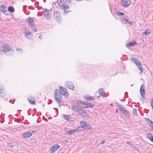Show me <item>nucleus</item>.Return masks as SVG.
<instances>
[{
  "label": "nucleus",
  "instance_id": "9b49d317",
  "mask_svg": "<svg viewBox=\"0 0 153 153\" xmlns=\"http://www.w3.org/2000/svg\"><path fill=\"white\" fill-rule=\"evenodd\" d=\"M62 116L64 119H65L67 121H71V120L72 119L70 115H68L65 114H62Z\"/></svg>",
  "mask_w": 153,
  "mask_h": 153
},
{
  "label": "nucleus",
  "instance_id": "ddd939ff",
  "mask_svg": "<svg viewBox=\"0 0 153 153\" xmlns=\"http://www.w3.org/2000/svg\"><path fill=\"white\" fill-rule=\"evenodd\" d=\"M53 16L54 18L56 20H58L60 18L59 13L57 11H55L54 12Z\"/></svg>",
  "mask_w": 153,
  "mask_h": 153
},
{
  "label": "nucleus",
  "instance_id": "473e14b6",
  "mask_svg": "<svg viewBox=\"0 0 153 153\" xmlns=\"http://www.w3.org/2000/svg\"><path fill=\"white\" fill-rule=\"evenodd\" d=\"M62 7V9H63L64 10H66V9L70 8V7L68 5H64Z\"/></svg>",
  "mask_w": 153,
  "mask_h": 153
},
{
  "label": "nucleus",
  "instance_id": "864d4df0",
  "mask_svg": "<svg viewBox=\"0 0 153 153\" xmlns=\"http://www.w3.org/2000/svg\"><path fill=\"white\" fill-rule=\"evenodd\" d=\"M61 153H64V152H61Z\"/></svg>",
  "mask_w": 153,
  "mask_h": 153
},
{
  "label": "nucleus",
  "instance_id": "423d86ee",
  "mask_svg": "<svg viewBox=\"0 0 153 153\" xmlns=\"http://www.w3.org/2000/svg\"><path fill=\"white\" fill-rule=\"evenodd\" d=\"M59 88H60L61 93L64 96H68V93L66 88H62L61 86H60Z\"/></svg>",
  "mask_w": 153,
  "mask_h": 153
},
{
  "label": "nucleus",
  "instance_id": "5701e85b",
  "mask_svg": "<svg viewBox=\"0 0 153 153\" xmlns=\"http://www.w3.org/2000/svg\"><path fill=\"white\" fill-rule=\"evenodd\" d=\"M84 128L86 130L90 129L91 128V127L90 125L86 123V125H85V126L83 128V129Z\"/></svg>",
  "mask_w": 153,
  "mask_h": 153
},
{
  "label": "nucleus",
  "instance_id": "412c9836",
  "mask_svg": "<svg viewBox=\"0 0 153 153\" xmlns=\"http://www.w3.org/2000/svg\"><path fill=\"white\" fill-rule=\"evenodd\" d=\"M94 105L93 104L91 103L90 102L86 104V105L85 106V108H91L94 107Z\"/></svg>",
  "mask_w": 153,
  "mask_h": 153
},
{
  "label": "nucleus",
  "instance_id": "bb28decb",
  "mask_svg": "<svg viewBox=\"0 0 153 153\" xmlns=\"http://www.w3.org/2000/svg\"><path fill=\"white\" fill-rule=\"evenodd\" d=\"M147 136L150 140H151L153 137V136L151 133H148L147 135Z\"/></svg>",
  "mask_w": 153,
  "mask_h": 153
},
{
  "label": "nucleus",
  "instance_id": "4468645a",
  "mask_svg": "<svg viewBox=\"0 0 153 153\" xmlns=\"http://www.w3.org/2000/svg\"><path fill=\"white\" fill-rule=\"evenodd\" d=\"M140 93L142 97L144 96L145 94L144 86V85H142L140 88Z\"/></svg>",
  "mask_w": 153,
  "mask_h": 153
},
{
  "label": "nucleus",
  "instance_id": "c756f323",
  "mask_svg": "<svg viewBox=\"0 0 153 153\" xmlns=\"http://www.w3.org/2000/svg\"><path fill=\"white\" fill-rule=\"evenodd\" d=\"M116 14L117 15L119 16H123V15H125V14L121 12H116Z\"/></svg>",
  "mask_w": 153,
  "mask_h": 153
},
{
  "label": "nucleus",
  "instance_id": "ea45409f",
  "mask_svg": "<svg viewBox=\"0 0 153 153\" xmlns=\"http://www.w3.org/2000/svg\"><path fill=\"white\" fill-rule=\"evenodd\" d=\"M123 17H124V20H125L126 21V22H128H128H129V20L126 19V18H125V17H124V16Z\"/></svg>",
  "mask_w": 153,
  "mask_h": 153
},
{
  "label": "nucleus",
  "instance_id": "2eb2a0df",
  "mask_svg": "<svg viewBox=\"0 0 153 153\" xmlns=\"http://www.w3.org/2000/svg\"><path fill=\"white\" fill-rule=\"evenodd\" d=\"M28 24L30 26H33L34 25V21L31 18H29L27 19Z\"/></svg>",
  "mask_w": 153,
  "mask_h": 153
},
{
  "label": "nucleus",
  "instance_id": "8fccbe9b",
  "mask_svg": "<svg viewBox=\"0 0 153 153\" xmlns=\"http://www.w3.org/2000/svg\"><path fill=\"white\" fill-rule=\"evenodd\" d=\"M76 0L77 1H81V0Z\"/></svg>",
  "mask_w": 153,
  "mask_h": 153
},
{
  "label": "nucleus",
  "instance_id": "de8ad7c7",
  "mask_svg": "<svg viewBox=\"0 0 153 153\" xmlns=\"http://www.w3.org/2000/svg\"><path fill=\"white\" fill-rule=\"evenodd\" d=\"M33 31L34 32H36L37 31V29H35L33 30Z\"/></svg>",
  "mask_w": 153,
  "mask_h": 153
},
{
  "label": "nucleus",
  "instance_id": "79ce46f5",
  "mask_svg": "<svg viewBox=\"0 0 153 153\" xmlns=\"http://www.w3.org/2000/svg\"><path fill=\"white\" fill-rule=\"evenodd\" d=\"M126 143L128 144H129V145H130V146H131L132 144L131 143H130V142H129V141H127L126 142Z\"/></svg>",
  "mask_w": 153,
  "mask_h": 153
},
{
  "label": "nucleus",
  "instance_id": "c03bdc74",
  "mask_svg": "<svg viewBox=\"0 0 153 153\" xmlns=\"http://www.w3.org/2000/svg\"><path fill=\"white\" fill-rule=\"evenodd\" d=\"M67 2H68V3H71V0H65Z\"/></svg>",
  "mask_w": 153,
  "mask_h": 153
},
{
  "label": "nucleus",
  "instance_id": "4be33fe9",
  "mask_svg": "<svg viewBox=\"0 0 153 153\" xmlns=\"http://www.w3.org/2000/svg\"><path fill=\"white\" fill-rule=\"evenodd\" d=\"M136 43L135 41H133L129 43H128L126 44V47H130L131 46L134 45L136 44Z\"/></svg>",
  "mask_w": 153,
  "mask_h": 153
},
{
  "label": "nucleus",
  "instance_id": "7c9ffc66",
  "mask_svg": "<svg viewBox=\"0 0 153 153\" xmlns=\"http://www.w3.org/2000/svg\"><path fill=\"white\" fill-rule=\"evenodd\" d=\"M83 129H82V128L81 127H79L75 129V130L76 131V132L78 131H82Z\"/></svg>",
  "mask_w": 153,
  "mask_h": 153
},
{
  "label": "nucleus",
  "instance_id": "aec40b11",
  "mask_svg": "<svg viewBox=\"0 0 153 153\" xmlns=\"http://www.w3.org/2000/svg\"><path fill=\"white\" fill-rule=\"evenodd\" d=\"M57 1L61 8L62 9V8L63 7H62L64 5L63 1H62L61 0H58Z\"/></svg>",
  "mask_w": 153,
  "mask_h": 153
},
{
  "label": "nucleus",
  "instance_id": "09e8293b",
  "mask_svg": "<svg viewBox=\"0 0 153 153\" xmlns=\"http://www.w3.org/2000/svg\"><path fill=\"white\" fill-rule=\"evenodd\" d=\"M152 141V142H153V138L152 139H151V140Z\"/></svg>",
  "mask_w": 153,
  "mask_h": 153
},
{
  "label": "nucleus",
  "instance_id": "a878e982",
  "mask_svg": "<svg viewBox=\"0 0 153 153\" xmlns=\"http://www.w3.org/2000/svg\"><path fill=\"white\" fill-rule=\"evenodd\" d=\"M66 132L69 135H72L76 133V131L74 130L73 131H67Z\"/></svg>",
  "mask_w": 153,
  "mask_h": 153
},
{
  "label": "nucleus",
  "instance_id": "603ef678",
  "mask_svg": "<svg viewBox=\"0 0 153 153\" xmlns=\"http://www.w3.org/2000/svg\"><path fill=\"white\" fill-rule=\"evenodd\" d=\"M1 51L0 50V51Z\"/></svg>",
  "mask_w": 153,
  "mask_h": 153
},
{
  "label": "nucleus",
  "instance_id": "3c124183",
  "mask_svg": "<svg viewBox=\"0 0 153 153\" xmlns=\"http://www.w3.org/2000/svg\"><path fill=\"white\" fill-rule=\"evenodd\" d=\"M116 112H117V110H116Z\"/></svg>",
  "mask_w": 153,
  "mask_h": 153
},
{
  "label": "nucleus",
  "instance_id": "a211bd4d",
  "mask_svg": "<svg viewBox=\"0 0 153 153\" xmlns=\"http://www.w3.org/2000/svg\"><path fill=\"white\" fill-rule=\"evenodd\" d=\"M100 94L102 96L104 97L105 95V93L102 88L99 89L98 90Z\"/></svg>",
  "mask_w": 153,
  "mask_h": 153
},
{
  "label": "nucleus",
  "instance_id": "f8f14e48",
  "mask_svg": "<svg viewBox=\"0 0 153 153\" xmlns=\"http://www.w3.org/2000/svg\"><path fill=\"white\" fill-rule=\"evenodd\" d=\"M59 148V146L57 144L53 145L52 147L51 148V150L52 153L55 151L56 150Z\"/></svg>",
  "mask_w": 153,
  "mask_h": 153
},
{
  "label": "nucleus",
  "instance_id": "2f4dec72",
  "mask_svg": "<svg viewBox=\"0 0 153 153\" xmlns=\"http://www.w3.org/2000/svg\"><path fill=\"white\" fill-rule=\"evenodd\" d=\"M148 122L150 126H151V127H153V122L152 121L149 119H148Z\"/></svg>",
  "mask_w": 153,
  "mask_h": 153
},
{
  "label": "nucleus",
  "instance_id": "f257e3e1",
  "mask_svg": "<svg viewBox=\"0 0 153 153\" xmlns=\"http://www.w3.org/2000/svg\"><path fill=\"white\" fill-rule=\"evenodd\" d=\"M72 108L79 116L86 118L89 117V115L81 106L78 104V103L76 105H73Z\"/></svg>",
  "mask_w": 153,
  "mask_h": 153
},
{
  "label": "nucleus",
  "instance_id": "1a4fd4ad",
  "mask_svg": "<svg viewBox=\"0 0 153 153\" xmlns=\"http://www.w3.org/2000/svg\"><path fill=\"white\" fill-rule=\"evenodd\" d=\"M121 2L123 6L126 7H128L131 4V1L129 0H122Z\"/></svg>",
  "mask_w": 153,
  "mask_h": 153
},
{
  "label": "nucleus",
  "instance_id": "a18cd8bd",
  "mask_svg": "<svg viewBox=\"0 0 153 153\" xmlns=\"http://www.w3.org/2000/svg\"><path fill=\"white\" fill-rule=\"evenodd\" d=\"M128 23L132 25L133 24V22H131L130 21V22H128Z\"/></svg>",
  "mask_w": 153,
  "mask_h": 153
},
{
  "label": "nucleus",
  "instance_id": "0eeeda50",
  "mask_svg": "<svg viewBox=\"0 0 153 153\" xmlns=\"http://www.w3.org/2000/svg\"><path fill=\"white\" fill-rule=\"evenodd\" d=\"M65 85L69 89L72 90L74 89V85L71 82L68 81H66Z\"/></svg>",
  "mask_w": 153,
  "mask_h": 153
},
{
  "label": "nucleus",
  "instance_id": "6e6552de",
  "mask_svg": "<svg viewBox=\"0 0 153 153\" xmlns=\"http://www.w3.org/2000/svg\"><path fill=\"white\" fill-rule=\"evenodd\" d=\"M44 16L46 19H50L51 18L50 14L48 10L45 9L44 11Z\"/></svg>",
  "mask_w": 153,
  "mask_h": 153
},
{
  "label": "nucleus",
  "instance_id": "37998d69",
  "mask_svg": "<svg viewBox=\"0 0 153 153\" xmlns=\"http://www.w3.org/2000/svg\"><path fill=\"white\" fill-rule=\"evenodd\" d=\"M16 50L17 51H21V52H22V49H18L17 48H16Z\"/></svg>",
  "mask_w": 153,
  "mask_h": 153
},
{
  "label": "nucleus",
  "instance_id": "dca6fc26",
  "mask_svg": "<svg viewBox=\"0 0 153 153\" xmlns=\"http://www.w3.org/2000/svg\"><path fill=\"white\" fill-rule=\"evenodd\" d=\"M32 135V134L31 132H26L22 134V137L24 138H28Z\"/></svg>",
  "mask_w": 153,
  "mask_h": 153
},
{
  "label": "nucleus",
  "instance_id": "c85d7f7f",
  "mask_svg": "<svg viewBox=\"0 0 153 153\" xmlns=\"http://www.w3.org/2000/svg\"><path fill=\"white\" fill-rule=\"evenodd\" d=\"M80 124L81 127L82 128V129H83V128L85 126V125H86V123L83 121H81L80 122Z\"/></svg>",
  "mask_w": 153,
  "mask_h": 153
},
{
  "label": "nucleus",
  "instance_id": "b1692460",
  "mask_svg": "<svg viewBox=\"0 0 153 153\" xmlns=\"http://www.w3.org/2000/svg\"><path fill=\"white\" fill-rule=\"evenodd\" d=\"M85 98L86 100L87 101L91 100H94V98L93 97L90 96H85Z\"/></svg>",
  "mask_w": 153,
  "mask_h": 153
},
{
  "label": "nucleus",
  "instance_id": "6ab92c4d",
  "mask_svg": "<svg viewBox=\"0 0 153 153\" xmlns=\"http://www.w3.org/2000/svg\"><path fill=\"white\" fill-rule=\"evenodd\" d=\"M5 95V92L3 88L0 89V96L3 97Z\"/></svg>",
  "mask_w": 153,
  "mask_h": 153
},
{
  "label": "nucleus",
  "instance_id": "f3484780",
  "mask_svg": "<svg viewBox=\"0 0 153 153\" xmlns=\"http://www.w3.org/2000/svg\"><path fill=\"white\" fill-rule=\"evenodd\" d=\"M28 100L31 104H34L35 103V100L33 96H30L29 97Z\"/></svg>",
  "mask_w": 153,
  "mask_h": 153
},
{
  "label": "nucleus",
  "instance_id": "4c0bfd02",
  "mask_svg": "<svg viewBox=\"0 0 153 153\" xmlns=\"http://www.w3.org/2000/svg\"><path fill=\"white\" fill-rule=\"evenodd\" d=\"M71 11L70 10H64V13H68V12H71Z\"/></svg>",
  "mask_w": 153,
  "mask_h": 153
},
{
  "label": "nucleus",
  "instance_id": "cd10ccee",
  "mask_svg": "<svg viewBox=\"0 0 153 153\" xmlns=\"http://www.w3.org/2000/svg\"><path fill=\"white\" fill-rule=\"evenodd\" d=\"M8 10L11 13L13 12L14 11V9L13 7L12 6H10L8 8Z\"/></svg>",
  "mask_w": 153,
  "mask_h": 153
},
{
  "label": "nucleus",
  "instance_id": "a19ab883",
  "mask_svg": "<svg viewBox=\"0 0 153 153\" xmlns=\"http://www.w3.org/2000/svg\"><path fill=\"white\" fill-rule=\"evenodd\" d=\"M105 142V140H103L101 141V143L102 144H103Z\"/></svg>",
  "mask_w": 153,
  "mask_h": 153
},
{
  "label": "nucleus",
  "instance_id": "c9c22d12",
  "mask_svg": "<svg viewBox=\"0 0 153 153\" xmlns=\"http://www.w3.org/2000/svg\"><path fill=\"white\" fill-rule=\"evenodd\" d=\"M78 103L79 104H83L85 105H86V103L85 102H82L79 101V102Z\"/></svg>",
  "mask_w": 153,
  "mask_h": 153
},
{
  "label": "nucleus",
  "instance_id": "58836bf2",
  "mask_svg": "<svg viewBox=\"0 0 153 153\" xmlns=\"http://www.w3.org/2000/svg\"><path fill=\"white\" fill-rule=\"evenodd\" d=\"M8 146H9L10 147H12L13 146V145H12L11 143H9L8 144Z\"/></svg>",
  "mask_w": 153,
  "mask_h": 153
},
{
  "label": "nucleus",
  "instance_id": "7ed1b4c3",
  "mask_svg": "<svg viewBox=\"0 0 153 153\" xmlns=\"http://www.w3.org/2000/svg\"><path fill=\"white\" fill-rule=\"evenodd\" d=\"M1 48L2 51L5 54L7 53L8 51H10L11 53H13V50L10 47V46L7 44L3 45L2 46Z\"/></svg>",
  "mask_w": 153,
  "mask_h": 153
},
{
  "label": "nucleus",
  "instance_id": "f03ea898",
  "mask_svg": "<svg viewBox=\"0 0 153 153\" xmlns=\"http://www.w3.org/2000/svg\"><path fill=\"white\" fill-rule=\"evenodd\" d=\"M54 97L56 101L60 106L62 103V97L60 93L57 89L54 90Z\"/></svg>",
  "mask_w": 153,
  "mask_h": 153
},
{
  "label": "nucleus",
  "instance_id": "39448f33",
  "mask_svg": "<svg viewBox=\"0 0 153 153\" xmlns=\"http://www.w3.org/2000/svg\"><path fill=\"white\" fill-rule=\"evenodd\" d=\"M131 60L138 66L139 69L141 71L140 73L142 72L143 71V69L141 63L136 59L134 58H132Z\"/></svg>",
  "mask_w": 153,
  "mask_h": 153
},
{
  "label": "nucleus",
  "instance_id": "f704fd0d",
  "mask_svg": "<svg viewBox=\"0 0 153 153\" xmlns=\"http://www.w3.org/2000/svg\"><path fill=\"white\" fill-rule=\"evenodd\" d=\"M133 113L134 115H137V109H134L133 111Z\"/></svg>",
  "mask_w": 153,
  "mask_h": 153
},
{
  "label": "nucleus",
  "instance_id": "72a5a7b5",
  "mask_svg": "<svg viewBox=\"0 0 153 153\" xmlns=\"http://www.w3.org/2000/svg\"><path fill=\"white\" fill-rule=\"evenodd\" d=\"M150 31H146L144 32H143V34H144L146 36L147 35L149 34V33H150Z\"/></svg>",
  "mask_w": 153,
  "mask_h": 153
},
{
  "label": "nucleus",
  "instance_id": "20e7f679",
  "mask_svg": "<svg viewBox=\"0 0 153 153\" xmlns=\"http://www.w3.org/2000/svg\"><path fill=\"white\" fill-rule=\"evenodd\" d=\"M118 107L119 108V110L121 113L125 115L126 117H129V114L128 111L123 107L120 105L118 106Z\"/></svg>",
  "mask_w": 153,
  "mask_h": 153
},
{
  "label": "nucleus",
  "instance_id": "9d476101",
  "mask_svg": "<svg viewBox=\"0 0 153 153\" xmlns=\"http://www.w3.org/2000/svg\"><path fill=\"white\" fill-rule=\"evenodd\" d=\"M25 36L26 37L29 39H31L33 37V33L30 31H26L25 32Z\"/></svg>",
  "mask_w": 153,
  "mask_h": 153
},
{
  "label": "nucleus",
  "instance_id": "393cba45",
  "mask_svg": "<svg viewBox=\"0 0 153 153\" xmlns=\"http://www.w3.org/2000/svg\"><path fill=\"white\" fill-rule=\"evenodd\" d=\"M6 8V6L3 5H2L0 6V11L1 12L4 11V10H5Z\"/></svg>",
  "mask_w": 153,
  "mask_h": 153
},
{
  "label": "nucleus",
  "instance_id": "49530a36",
  "mask_svg": "<svg viewBox=\"0 0 153 153\" xmlns=\"http://www.w3.org/2000/svg\"><path fill=\"white\" fill-rule=\"evenodd\" d=\"M42 35H40L39 36V38L41 39H42V38H41V36H42Z\"/></svg>",
  "mask_w": 153,
  "mask_h": 153
},
{
  "label": "nucleus",
  "instance_id": "e433bc0d",
  "mask_svg": "<svg viewBox=\"0 0 153 153\" xmlns=\"http://www.w3.org/2000/svg\"><path fill=\"white\" fill-rule=\"evenodd\" d=\"M4 11H3L2 12H3L4 14H6L7 15H8V12L6 10V9L5 10H4Z\"/></svg>",
  "mask_w": 153,
  "mask_h": 153
}]
</instances>
